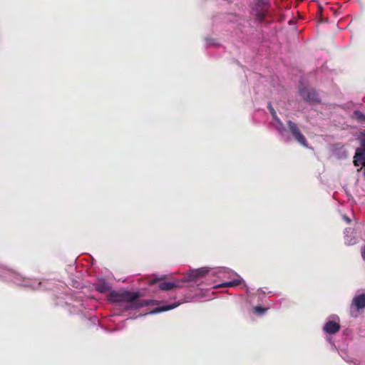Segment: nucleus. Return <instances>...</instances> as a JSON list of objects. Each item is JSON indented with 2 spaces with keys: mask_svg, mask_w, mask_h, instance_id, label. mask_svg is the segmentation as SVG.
I'll return each mask as SVG.
<instances>
[{
  "mask_svg": "<svg viewBox=\"0 0 365 365\" xmlns=\"http://www.w3.org/2000/svg\"><path fill=\"white\" fill-rule=\"evenodd\" d=\"M253 309H254V312L255 314L260 315V314H264L267 311V309L264 308L261 306H256L254 307Z\"/></svg>",
  "mask_w": 365,
  "mask_h": 365,
  "instance_id": "nucleus-12",
  "label": "nucleus"
},
{
  "mask_svg": "<svg viewBox=\"0 0 365 365\" xmlns=\"http://www.w3.org/2000/svg\"><path fill=\"white\" fill-rule=\"evenodd\" d=\"M319 13V6L318 7V9H317V14H318Z\"/></svg>",
  "mask_w": 365,
  "mask_h": 365,
  "instance_id": "nucleus-21",
  "label": "nucleus"
},
{
  "mask_svg": "<svg viewBox=\"0 0 365 365\" xmlns=\"http://www.w3.org/2000/svg\"><path fill=\"white\" fill-rule=\"evenodd\" d=\"M361 256H362L363 259L365 260V246L361 252Z\"/></svg>",
  "mask_w": 365,
  "mask_h": 365,
  "instance_id": "nucleus-17",
  "label": "nucleus"
},
{
  "mask_svg": "<svg viewBox=\"0 0 365 365\" xmlns=\"http://www.w3.org/2000/svg\"><path fill=\"white\" fill-rule=\"evenodd\" d=\"M344 220H346V222L347 223H350L351 220H350L348 217L344 216Z\"/></svg>",
  "mask_w": 365,
  "mask_h": 365,
  "instance_id": "nucleus-18",
  "label": "nucleus"
},
{
  "mask_svg": "<svg viewBox=\"0 0 365 365\" xmlns=\"http://www.w3.org/2000/svg\"><path fill=\"white\" fill-rule=\"evenodd\" d=\"M354 164L356 167L360 166V171L362 167H365V149H356L354 156Z\"/></svg>",
  "mask_w": 365,
  "mask_h": 365,
  "instance_id": "nucleus-5",
  "label": "nucleus"
},
{
  "mask_svg": "<svg viewBox=\"0 0 365 365\" xmlns=\"http://www.w3.org/2000/svg\"><path fill=\"white\" fill-rule=\"evenodd\" d=\"M364 309H365V294L356 295L353 298L351 304L352 315L354 316L353 312L358 313L360 311H363Z\"/></svg>",
  "mask_w": 365,
  "mask_h": 365,
  "instance_id": "nucleus-4",
  "label": "nucleus"
},
{
  "mask_svg": "<svg viewBox=\"0 0 365 365\" xmlns=\"http://www.w3.org/2000/svg\"><path fill=\"white\" fill-rule=\"evenodd\" d=\"M364 133H365V131H364Z\"/></svg>",
  "mask_w": 365,
  "mask_h": 365,
  "instance_id": "nucleus-23",
  "label": "nucleus"
},
{
  "mask_svg": "<svg viewBox=\"0 0 365 365\" xmlns=\"http://www.w3.org/2000/svg\"><path fill=\"white\" fill-rule=\"evenodd\" d=\"M175 307H176V305H175V304H172V305H169V306L160 307V308H158V312L168 311V310H170L172 309H174Z\"/></svg>",
  "mask_w": 365,
  "mask_h": 365,
  "instance_id": "nucleus-15",
  "label": "nucleus"
},
{
  "mask_svg": "<svg viewBox=\"0 0 365 365\" xmlns=\"http://www.w3.org/2000/svg\"><path fill=\"white\" fill-rule=\"evenodd\" d=\"M277 122V129L279 131L280 134H283V133L285 131L284 126L282 123V122L280 120V119H277L275 120Z\"/></svg>",
  "mask_w": 365,
  "mask_h": 365,
  "instance_id": "nucleus-11",
  "label": "nucleus"
},
{
  "mask_svg": "<svg viewBox=\"0 0 365 365\" xmlns=\"http://www.w3.org/2000/svg\"><path fill=\"white\" fill-rule=\"evenodd\" d=\"M138 292L128 291L115 292L112 291L108 295V300L115 303H126V309H136L140 307L150 305V301L139 299Z\"/></svg>",
  "mask_w": 365,
  "mask_h": 365,
  "instance_id": "nucleus-1",
  "label": "nucleus"
},
{
  "mask_svg": "<svg viewBox=\"0 0 365 365\" xmlns=\"http://www.w3.org/2000/svg\"><path fill=\"white\" fill-rule=\"evenodd\" d=\"M300 95L307 101H312L314 100L315 94L308 89H301L299 91Z\"/></svg>",
  "mask_w": 365,
  "mask_h": 365,
  "instance_id": "nucleus-8",
  "label": "nucleus"
},
{
  "mask_svg": "<svg viewBox=\"0 0 365 365\" xmlns=\"http://www.w3.org/2000/svg\"><path fill=\"white\" fill-rule=\"evenodd\" d=\"M364 177H365V168H364Z\"/></svg>",
  "mask_w": 365,
  "mask_h": 365,
  "instance_id": "nucleus-22",
  "label": "nucleus"
},
{
  "mask_svg": "<svg viewBox=\"0 0 365 365\" xmlns=\"http://www.w3.org/2000/svg\"><path fill=\"white\" fill-rule=\"evenodd\" d=\"M268 108H269V110L270 111V113H271L272 116L273 117V118L275 120L279 119V118H278V116L277 115L276 111L274 110V109L273 108V107L272 106L270 103H268Z\"/></svg>",
  "mask_w": 365,
  "mask_h": 365,
  "instance_id": "nucleus-13",
  "label": "nucleus"
},
{
  "mask_svg": "<svg viewBox=\"0 0 365 365\" xmlns=\"http://www.w3.org/2000/svg\"><path fill=\"white\" fill-rule=\"evenodd\" d=\"M261 1H262V2L263 4H266V3H267V0H261Z\"/></svg>",
  "mask_w": 365,
  "mask_h": 365,
  "instance_id": "nucleus-20",
  "label": "nucleus"
},
{
  "mask_svg": "<svg viewBox=\"0 0 365 365\" xmlns=\"http://www.w3.org/2000/svg\"><path fill=\"white\" fill-rule=\"evenodd\" d=\"M165 278V276L161 277H152L148 282L149 285H153L158 282V287L161 290H171L178 287L177 284L173 282H162V280Z\"/></svg>",
  "mask_w": 365,
  "mask_h": 365,
  "instance_id": "nucleus-3",
  "label": "nucleus"
},
{
  "mask_svg": "<svg viewBox=\"0 0 365 365\" xmlns=\"http://www.w3.org/2000/svg\"><path fill=\"white\" fill-rule=\"evenodd\" d=\"M95 289L100 293H106L110 290V287L108 282L102 280L95 284Z\"/></svg>",
  "mask_w": 365,
  "mask_h": 365,
  "instance_id": "nucleus-7",
  "label": "nucleus"
},
{
  "mask_svg": "<svg viewBox=\"0 0 365 365\" xmlns=\"http://www.w3.org/2000/svg\"><path fill=\"white\" fill-rule=\"evenodd\" d=\"M340 325L334 321H329L324 327V331L329 334H335L339 331Z\"/></svg>",
  "mask_w": 365,
  "mask_h": 365,
  "instance_id": "nucleus-6",
  "label": "nucleus"
},
{
  "mask_svg": "<svg viewBox=\"0 0 365 365\" xmlns=\"http://www.w3.org/2000/svg\"><path fill=\"white\" fill-rule=\"evenodd\" d=\"M357 149H365V133L362 134V137L360 138V147Z\"/></svg>",
  "mask_w": 365,
  "mask_h": 365,
  "instance_id": "nucleus-16",
  "label": "nucleus"
},
{
  "mask_svg": "<svg viewBox=\"0 0 365 365\" xmlns=\"http://www.w3.org/2000/svg\"><path fill=\"white\" fill-rule=\"evenodd\" d=\"M354 116L361 120H365V115L359 110H356L354 113Z\"/></svg>",
  "mask_w": 365,
  "mask_h": 365,
  "instance_id": "nucleus-14",
  "label": "nucleus"
},
{
  "mask_svg": "<svg viewBox=\"0 0 365 365\" xmlns=\"http://www.w3.org/2000/svg\"><path fill=\"white\" fill-rule=\"evenodd\" d=\"M208 272V269L202 267L193 271L192 277L194 279H197L205 276Z\"/></svg>",
  "mask_w": 365,
  "mask_h": 365,
  "instance_id": "nucleus-9",
  "label": "nucleus"
},
{
  "mask_svg": "<svg viewBox=\"0 0 365 365\" xmlns=\"http://www.w3.org/2000/svg\"><path fill=\"white\" fill-rule=\"evenodd\" d=\"M240 284H241L240 279H234L232 281L223 283L221 285V287H236Z\"/></svg>",
  "mask_w": 365,
  "mask_h": 365,
  "instance_id": "nucleus-10",
  "label": "nucleus"
},
{
  "mask_svg": "<svg viewBox=\"0 0 365 365\" xmlns=\"http://www.w3.org/2000/svg\"><path fill=\"white\" fill-rule=\"evenodd\" d=\"M320 10H321V23L323 21V15H322V6H321V8H320Z\"/></svg>",
  "mask_w": 365,
  "mask_h": 365,
  "instance_id": "nucleus-19",
  "label": "nucleus"
},
{
  "mask_svg": "<svg viewBox=\"0 0 365 365\" xmlns=\"http://www.w3.org/2000/svg\"><path fill=\"white\" fill-rule=\"evenodd\" d=\"M289 130L295 138V140L303 146H307V140L304 135L300 132L297 125L292 120L287 121Z\"/></svg>",
  "mask_w": 365,
  "mask_h": 365,
  "instance_id": "nucleus-2",
  "label": "nucleus"
}]
</instances>
